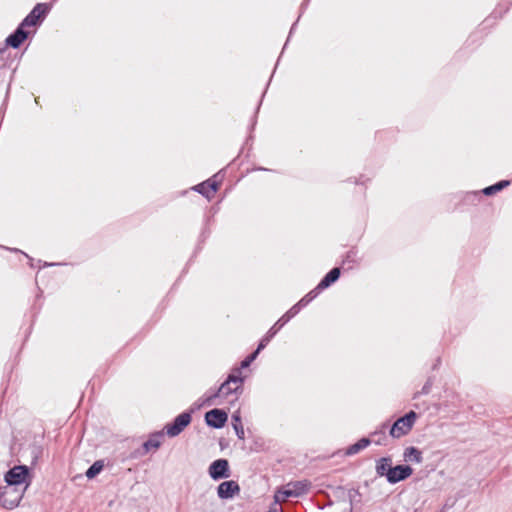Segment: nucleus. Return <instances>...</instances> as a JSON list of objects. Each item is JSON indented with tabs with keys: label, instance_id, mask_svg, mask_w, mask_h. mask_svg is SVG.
<instances>
[{
	"label": "nucleus",
	"instance_id": "nucleus-19",
	"mask_svg": "<svg viewBox=\"0 0 512 512\" xmlns=\"http://www.w3.org/2000/svg\"><path fill=\"white\" fill-rule=\"evenodd\" d=\"M370 443H371V440L369 438L363 437L360 440H358L356 443H354L353 445H350L346 449L345 455H347V456L355 455V454L359 453L361 450H363L364 448L368 447L370 445Z\"/></svg>",
	"mask_w": 512,
	"mask_h": 512
},
{
	"label": "nucleus",
	"instance_id": "nucleus-29",
	"mask_svg": "<svg viewBox=\"0 0 512 512\" xmlns=\"http://www.w3.org/2000/svg\"><path fill=\"white\" fill-rule=\"evenodd\" d=\"M54 265H56V264H55V263H47V262H45V263H44V266H45V267H46V266H54Z\"/></svg>",
	"mask_w": 512,
	"mask_h": 512
},
{
	"label": "nucleus",
	"instance_id": "nucleus-24",
	"mask_svg": "<svg viewBox=\"0 0 512 512\" xmlns=\"http://www.w3.org/2000/svg\"><path fill=\"white\" fill-rule=\"evenodd\" d=\"M432 385H433V380L430 377V378L427 379V381L423 385L422 389L419 392L415 393L414 398H417L419 395H427V394H429L430 391H431Z\"/></svg>",
	"mask_w": 512,
	"mask_h": 512
},
{
	"label": "nucleus",
	"instance_id": "nucleus-7",
	"mask_svg": "<svg viewBox=\"0 0 512 512\" xmlns=\"http://www.w3.org/2000/svg\"><path fill=\"white\" fill-rule=\"evenodd\" d=\"M208 472L213 480L228 478L230 476L229 463L226 459H217L211 463Z\"/></svg>",
	"mask_w": 512,
	"mask_h": 512
},
{
	"label": "nucleus",
	"instance_id": "nucleus-1",
	"mask_svg": "<svg viewBox=\"0 0 512 512\" xmlns=\"http://www.w3.org/2000/svg\"><path fill=\"white\" fill-rule=\"evenodd\" d=\"M29 474L27 466H15L5 474L6 485L0 486V504L6 509L17 507L23 497V492L17 488L26 483Z\"/></svg>",
	"mask_w": 512,
	"mask_h": 512
},
{
	"label": "nucleus",
	"instance_id": "nucleus-31",
	"mask_svg": "<svg viewBox=\"0 0 512 512\" xmlns=\"http://www.w3.org/2000/svg\"><path fill=\"white\" fill-rule=\"evenodd\" d=\"M269 512H278V508H277V507H275V508H273V509H270V511H269Z\"/></svg>",
	"mask_w": 512,
	"mask_h": 512
},
{
	"label": "nucleus",
	"instance_id": "nucleus-27",
	"mask_svg": "<svg viewBox=\"0 0 512 512\" xmlns=\"http://www.w3.org/2000/svg\"><path fill=\"white\" fill-rule=\"evenodd\" d=\"M252 362V359H250L249 356H247L243 361H241L240 367L238 368L239 371H241V369L248 368Z\"/></svg>",
	"mask_w": 512,
	"mask_h": 512
},
{
	"label": "nucleus",
	"instance_id": "nucleus-2",
	"mask_svg": "<svg viewBox=\"0 0 512 512\" xmlns=\"http://www.w3.org/2000/svg\"><path fill=\"white\" fill-rule=\"evenodd\" d=\"M244 380L241 371L234 369L220 387L205 399L204 404L209 406L215 405L217 404L215 401L217 398H228L232 395H235L234 400H237L243 391Z\"/></svg>",
	"mask_w": 512,
	"mask_h": 512
},
{
	"label": "nucleus",
	"instance_id": "nucleus-5",
	"mask_svg": "<svg viewBox=\"0 0 512 512\" xmlns=\"http://www.w3.org/2000/svg\"><path fill=\"white\" fill-rule=\"evenodd\" d=\"M51 9L48 3H38L31 12L22 20L21 24L25 27L36 26L45 19Z\"/></svg>",
	"mask_w": 512,
	"mask_h": 512
},
{
	"label": "nucleus",
	"instance_id": "nucleus-21",
	"mask_svg": "<svg viewBox=\"0 0 512 512\" xmlns=\"http://www.w3.org/2000/svg\"><path fill=\"white\" fill-rule=\"evenodd\" d=\"M510 181L508 180H501L491 186H488L482 190V193L486 196L494 195L495 193L503 190L507 186H509Z\"/></svg>",
	"mask_w": 512,
	"mask_h": 512
},
{
	"label": "nucleus",
	"instance_id": "nucleus-13",
	"mask_svg": "<svg viewBox=\"0 0 512 512\" xmlns=\"http://www.w3.org/2000/svg\"><path fill=\"white\" fill-rule=\"evenodd\" d=\"M219 183L216 181H204L193 187L195 191L205 196L207 199H211L213 194L218 190Z\"/></svg>",
	"mask_w": 512,
	"mask_h": 512
},
{
	"label": "nucleus",
	"instance_id": "nucleus-4",
	"mask_svg": "<svg viewBox=\"0 0 512 512\" xmlns=\"http://www.w3.org/2000/svg\"><path fill=\"white\" fill-rule=\"evenodd\" d=\"M310 483L307 481L291 482L286 488L279 489L275 493V502L279 503L289 497H299L309 491Z\"/></svg>",
	"mask_w": 512,
	"mask_h": 512
},
{
	"label": "nucleus",
	"instance_id": "nucleus-28",
	"mask_svg": "<svg viewBox=\"0 0 512 512\" xmlns=\"http://www.w3.org/2000/svg\"><path fill=\"white\" fill-rule=\"evenodd\" d=\"M359 495V492L358 490H351L349 491V499H350V502L353 501V499L355 498V496Z\"/></svg>",
	"mask_w": 512,
	"mask_h": 512
},
{
	"label": "nucleus",
	"instance_id": "nucleus-30",
	"mask_svg": "<svg viewBox=\"0 0 512 512\" xmlns=\"http://www.w3.org/2000/svg\"><path fill=\"white\" fill-rule=\"evenodd\" d=\"M296 23H297V21L292 25V27H291V29H290V34L293 32V30H294V28H295V26H296Z\"/></svg>",
	"mask_w": 512,
	"mask_h": 512
},
{
	"label": "nucleus",
	"instance_id": "nucleus-6",
	"mask_svg": "<svg viewBox=\"0 0 512 512\" xmlns=\"http://www.w3.org/2000/svg\"><path fill=\"white\" fill-rule=\"evenodd\" d=\"M192 420L190 412H183L179 414L171 424L165 426L166 434L169 437H175L179 435L185 427H187Z\"/></svg>",
	"mask_w": 512,
	"mask_h": 512
},
{
	"label": "nucleus",
	"instance_id": "nucleus-8",
	"mask_svg": "<svg viewBox=\"0 0 512 512\" xmlns=\"http://www.w3.org/2000/svg\"><path fill=\"white\" fill-rule=\"evenodd\" d=\"M227 413L218 408H214L205 414V421L208 426L219 429L222 428L227 422Z\"/></svg>",
	"mask_w": 512,
	"mask_h": 512
},
{
	"label": "nucleus",
	"instance_id": "nucleus-9",
	"mask_svg": "<svg viewBox=\"0 0 512 512\" xmlns=\"http://www.w3.org/2000/svg\"><path fill=\"white\" fill-rule=\"evenodd\" d=\"M321 290H318L317 287L313 290H311L308 294H306L302 299H300L294 306H292L287 312L285 319H283V322H288L290 319L295 317L301 308L308 305L314 298L317 297Z\"/></svg>",
	"mask_w": 512,
	"mask_h": 512
},
{
	"label": "nucleus",
	"instance_id": "nucleus-32",
	"mask_svg": "<svg viewBox=\"0 0 512 512\" xmlns=\"http://www.w3.org/2000/svg\"><path fill=\"white\" fill-rule=\"evenodd\" d=\"M13 495H14V494H13V493H11V494H9L7 497H8V498H11V497H13Z\"/></svg>",
	"mask_w": 512,
	"mask_h": 512
},
{
	"label": "nucleus",
	"instance_id": "nucleus-26",
	"mask_svg": "<svg viewBox=\"0 0 512 512\" xmlns=\"http://www.w3.org/2000/svg\"><path fill=\"white\" fill-rule=\"evenodd\" d=\"M285 317H287L286 313L281 318H279L278 321L270 329H275L277 333L287 323L283 322Z\"/></svg>",
	"mask_w": 512,
	"mask_h": 512
},
{
	"label": "nucleus",
	"instance_id": "nucleus-11",
	"mask_svg": "<svg viewBox=\"0 0 512 512\" xmlns=\"http://www.w3.org/2000/svg\"><path fill=\"white\" fill-rule=\"evenodd\" d=\"M239 492L240 486L234 480L224 481L217 487V495L220 499H231Z\"/></svg>",
	"mask_w": 512,
	"mask_h": 512
},
{
	"label": "nucleus",
	"instance_id": "nucleus-15",
	"mask_svg": "<svg viewBox=\"0 0 512 512\" xmlns=\"http://www.w3.org/2000/svg\"><path fill=\"white\" fill-rule=\"evenodd\" d=\"M163 437L162 432H156L150 436V438L145 441L142 445V451L139 452L140 455H145L151 449H158L161 445V439Z\"/></svg>",
	"mask_w": 512,
	"mask_h": 512
},
{
	"label": "nucleus",
	"instance_id": "nucleus-17",
	"mask_svg": "<svg viewBox=\"0 0 512 512\" xmlns=\"http://www.w3.org/2000/svg\"><path fill=\"white\" fill-rule=\"evenodd\" d=\"M403 457L406 462L421 463L423 461L422 452L413 446L405 449Z\"/></svg>",
	"mask_w": 512,
	"mask_h": 512
},
{
	"label": "nucleus",
	"instance_id": "nucleus-10",
	"mask_svg": "<svg viewBox=\"0 0 512 512\" xmlns=\"http://www.w3.org/2000/svg\"><path fill=\"white\" fill-rule=\"evenodd\" d=\"M413 473V469L409 465H397L389 470L387 481L390 484H396L410 477Z\"/></svg>",
	"mask_w": 512,
	"mask_h": 512
},
{
	"label": "nucleus",
	"instance_id": "nucleus-12",
	"mask_svg": "<svg viewBox=\"0 0 512 512\" xmlns=\"http://www.w3.org/2000/svg\"><path fill=\"white\" fill-rule=\"evenodd\" d=\"M28 38V32L25 26L20 23L16 30L6 38V45L17 49Z\"/></svg>",
	"mask_w": 512,
	"mask_h": 512
},
{
	"label": "nucleus",
	"instance_id": "nucleus-3",
	"mask_svg": "<svg viewBox=\"0 0 512 512\" xmlns=\"http://www.w3.org/2000/svg\"><path fill=\"white\" fill-rule=\"evenodd\" d=\"M418 415L415 411H409L404 416L398 418L389 430L392 438H401L407 435L413 428Z\"/></svg>",
	"mask_w": 512,
	"mask_h": 512
},
{
	"label": "nucleus",
	"instance_id": "nucleus-25",
	"mask_svg": "<svg viewBox=\"0 0 512 512\" xmlns=\"http://www.w3.org/2000/svg\"><path fill=\"white\" fill-rule=\"evenodd\" d=\"M357 252L354 250H350L347 252L345 259L343 260V264L346 263H355Z\"/></svg>",
	"mask_w": 512,
	"mask_h": 512
},
{
	"label": "nucleus",
	"instance_id": "nucleus-14",
	"mask_svg": "<svg viewBox=\"0 0 512 512\" xmlns=\"http://www.w3.org/2000/svg\"><path fill=\"white\" fill-rule=\"evenodd\" d=\"M340 268H332L317 285L318 290H324L336 282L340 277Z\"/></svg>",
	"mask_w": 512,
	"mask_h": 512
},
{
	"label": "nucleus",
	"instance_id": "nucleus-18",
	"mask_svg": "<svg viewBox=\"0 0 512 512\" xmlns=\"http://www.w3.org/2000/svg\"><path fill=\"white\" fill-rule=\"evenodd\" d=\"M275 335H276V330L275 329H269L268 332L266 333V335L260 340L257 349L253 353L248 355L249 358L252 359V361H254L257 358V356L260 353V351L263 350L266 347V345L270 342V340Z\"/></svg>",
	"mask_w": 512,
	"mask_h": 512
},
{
	"label": "nucleus",
	"instance_id": "nucleus-23",
	"mask_svg": "<svg viewBox=\"0 0 512 512\" xmlns=\"http://www.w3.org/2000/svg\"><path fill=\"white\" fill-rule=\"evenodd\" d=\"M104 464L103 461L98 460L95 461L86 471L85 475L88 479H93L96 477L102 470H103Z\"/></svg>",
	"mask_w": 512,
	"mask_h": 512
},
{
	"label": "nucleus",
	"instance_id": "nucleus-20",
	"mask_svg": "<svg viewBox=\"0 0 512 512\" xmlns=\"http://www.w3.org/2000/svg\"><path fill=\"white\" fill-rule=\"evenodd\" d=\"M231 419H232V426H233V429L235 430L237 437L239 439L243 440L245 438V432H244V428L242 425L240 411H235L232 414Z\"/></svg>",
	"mask_w": 512,
	"mask_h": 512
},
{
	"label": "nucleus",
	"instance_id": "nucleus-16",
	"mask_svg": "<svg viewBox=\"0 0 512 512\" xmlns=\"http://www.w3.org/2000/svg\"><path fill=\"white\" fill-rule=\"evenodd\" d=\"M392 460L390 457H382L376 462V473L378 476L383 477L385 476L386 479H388L389 470L392 469Z\"/></svg>",
	"mask_w": 512,
	"mask_h": 512
},
{
	"label": "nucleus",
	"instance_id": "nucleus-22",
	"mask_svg": "<svg viewBox=\"0 0 512 512\" xmlns=\"http://www.w3.org/2000/svg\"><path fill=\"white\" fill-rule=\"evenodd\" d=\"M388 427V423H383L381 425V429L380 430H376L374 431L371 436L373 437V442L376 444V445H384L385 444V440H386V434H385V430L387 429Z\"/></svg>",
	"mask_w": 512,
	"mask_h": 512
}]
</instances>
